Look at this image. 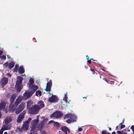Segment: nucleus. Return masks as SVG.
Returning a JSON list of instances; mask_svg holds the SVG:
<instances>
[{
	"label": "nucleus",
	"instance_id": "obj_48",
	"mask_svg": "<svg viewBox=\"0 0 134 134\" xmlns=\"http://www.w3.org/2000/svg\"><path fill=\"white\" fill-rule=\"evenodd\" d=\"M112 134H116L115 132V131H114L112 132Z\"/></svg>",
	"mask_w": 134,
	"mask_h": 134
},
{
	"label": "nucleus",
	"instance_id": "obj_36",
	"mask_svg": "<svg viewBox=\"0 0 134 134\" xmlns=\"http://www.w3.org/2000/svg\"><path fill=\"white\" fill-rule=\"evenodd\" d=\"M90 70L92 72V73L93 74H94L95 73H96L95 72H94V69H91V68Z\"/></svg>",
	"mask_w": 134,
	"mask_h": 134
},
{
	"label": "nucleus",
	"instance_id": "obj_40",
	"mask_svg": "<svg viewBox=\"0 0 134 134\" xmlns=\"http://www.w3.org/2000/svg\"><path fill=\"white\" fill-rule=\"evenodd\" d=\"M41 134H46V131H43L41 132Z\"/></svg>",
	"mask_w": 134,
	"mask_h": 134
},
{
	"label": "nucleus",
	"instance_id": "obj_44",
	"mask_svg": "<svg viewBox=\"0 0 134 134\" xmlns=\"http://www.w3.org/2000/svg\"><path fill=\"white\" fill-rule=\"evenodd\" d=\"M82 130V129L81 128H79L78 129V130L79 131H81Z\"/></svg>",
	"mask_w": 134,
	"mask_h": 134
},
{
	"label": "nucleus",
	"instance_id": "obj_1",
	"mask_svg": "<svg viewBox=\"0 0 134 134\" xmlns=\"http://www.w3.org/2000/svg\"><path fill=\"white\" fill-rule=\"evenodd\" d=\"M23 79V78L21 76H18L17 77L15 85V87L16 89L17 93H19L22 89V83Z\"/></svg>",
	"mask_w": 134,
	"mask_h": 134
},
{
	"label": "nucleus",
	"instance_id": "obj_31",
	"mask_svg": "<svg viewBox=\"0 0 134 134\" xmlns=\"http://www.w3.org/2000/svg\"><path fill=\"white\" fill-rule=\"evenodd\" d=\"M45 90L47 91H48L49 92L51 91V88L50 87L46 86V88L45 89Z\"/></svg>",
	"mask_w": 134,
	"mask_h": 134
},
{
	"label": "nucleus",
	"instance_id": "obj_42",
	"mask_svg": "<svg viewBox=\"0 0 134 134\" xmlns=\"http://www.w3.org/2000/svg\"><path fill=\"white\" fill-rule=\"evenodd\" d=\"M7 76L8 77H11L12 75L11 74H10V73H7Z\"/></svg>",
	"mask_w": 134,
	"mask_h": 134
},
{
	"label": "nucleus",
	"instance_id": "obj_4",
	"mask_svg": "<svg viewBox=\"0 0 134 134\" xmlns=\"http://www.w3.org/2000/svg\"><path fill=\"white\" fill-rule=\"evenodd\" d=\"M28 110L30 114L32 115L37 114L40 110L37 105H35L31 107Z\"/></svg>",
	"mask_w": 134,
	"mask_h": 134
},
{
	"label": "nucleus",
	"instance_id": "obj_13",
	"mask_svg": "<svg viewBox=\"0 0 134 134\" xmlns=\"http://www.w3.org/2000/svg\"><path fill=\"white\" fill-rule=\"evenodd\" d=\"M44 120H43L42 121H41L39 124L38 126L37 127V131H41L44 126L43 124L44 122Z\"/></svg>",
	"mask_w": 134,
	"mask_h": 134
},
{
	"label": "nucleus",
	"instance_id": "obj_15",
	"mask_svg": "<svg viewBox=\"0 0 134 134\" xmlns=\"http://www.w3.org/2000/svg\"><path fill=\"white\" fill-rule=\"evenodd\" d=\"M38 106V107L39 108V109L42 108L44 107V104L43 101L42 100L40 101L37 104Z\"/></svg>",
	"mask_w": 134,
	"mask_h": 134
},
{
	"label": "nucleus",
	"instance_id": "obj_18",
	"mask_svg": "<svg viewBox=\"0 0 134 134\" xmlns=\"http://www.w3.org/2000/svg\"><path fill=\"white\" fill-rule=\"evenodd\" d=\"M18 72L21 74H22L25 72L24 70L23 66H20L18 69Z\"/></svg>",
	"mask_w": 134,
	"mask_h": 134
},
{
	"label": "nucleus",
	"instance_id": "obj_46",
	"mask_svg": "<svg viewBox=\"0 0 134 134\" xmlns=\"http://www.w3.org/2000/svg\"><path fill=\"white\" fill-rule=\"evenodd\" d=\"M124 119H123V120H122V122L120 123L119 125H122V124L124 122Z\"/></svg>",
	"mask_w": 134,
	"mask_h": 134
},
{
	"label": "nucleus",
	"instance_id": "obj_52",
	"mask_svg": "<svg viewBox=\"0 0 134 134\" xmlns=\"http://www.w3.org/2000/svg\"><path fill=\"white\" fill-rule=\"evenodd\" d=\"M102 70H103V71H104V72H105V71H106V70H104V69H102Z\"/></svg>",
	"mask_w": 134,
	"mask_h": 134
},
{
	"label": "nucleus",
	"instance_id": "obj_23",
	"mask_svg": "<svg viewBox=\"0 0 134 134\" xmlns=\"http://www.w3.org/2000/svg\"><path fill=\"white\" fill-rule=\"evenodd\" d=\"M67 129H68V128L65 126H64L61 127V130L62 131L64 132L65 134H67Z\"/></svg>",
	"mask_w": 134,
	"mask_h": 134
},
{
	"label": "nucleus",
	"instance_id": "obj_57",
	"mask_svg": "<svg viewBox=\"0 0 134 134\" xmlns=\"http://www.w3.org/2000/svg\"><path fill=\"white\" fill-rule=\"evenodd\" d=\"M118 128V126H116V127L115 129L116 130Z\"/></svg>",
	"mask_w": 134,
	"mask_h": 134
},
{
	"label": "nucleus",
	"instance_id": "obj_22",
	"mask_svg": "<svg viewBox=\"0 0 134 134\" xmlns=\"http://www.w3.org/2000/svg\"><path fill=\"white\" fill-rule=\"evenodd\" d=\"M10 129V126L9 125L7 126L4 125L3 126L2 128V129H3V131L4 130H9Z\"/></svg>",
	"mask_w": 134,
	"mask_h": 134
},
{
	"label": "nucleus",
	"instance_id": "obj_20",
	"mask_svg": "<svg viewBox=\"0 0 134 134\" xmlns=\"http://www.w3.org/2000/svg\"><path fill=\"white\" fill-rule=\"evenodd\" d=\"M15 63L13 61H12L10 62L8 68L9 69H11L13 68L14 66Z\"/></svg>",
	"mask_w": 134,
	"mask_h": 134
},
{
	"label": "nucleus",
	"instance_id": "obj_56",
	"mask_svg": "<svg viewBox=\"0 0 134 134\" xmlns=\"http://www.w3.org/2000/svg\"><path fill=\"white\" fill-rule=\"evenodd\" d=\"M4 134H8L7 132H4Z\"/></svg>",
	"mask_w": 134,
	"mask_h": 134
},
{
	"label": "nucleus",
	"instance_id": "obj_59",
	"mask_svg": "<svg viewBox=\"0 0 134 134\" xmlns=\"http://www.w3.org/2000/svg\"><path fill=\"white\" fill-rule=\"evenodd\" d=\"M31 133L30 134H32V133H31ZM35 134H37V133H35Z\"/></svg>",
	"mask_w": 134,
	"mask_h": 134
},
{
	"label": "nucleus",
	"instance_id": "obj_60",
	"mask_svg": "<svg viewBox=\"0 0 134 134\" xmlns=\"http://www.w3.org/2000/svg\"><path fill=\"white\" fill-rule=\"evenodd\" d=\"M92 60V61H97L96 60H94L93 59V60Z\"/></svg>",
	"mask_w": 134,
	"mask_h": 134
},
{
	"label": "nucleus",
	"instance_id": "obj_28",
	"mask_svg": "<svg viewBox=\"0 0 134 134\" xmlns=\"http://www.w3.org/2000/svg\"><path fill=\"white\" fill-rule=\"evenodd\" d=\"M36 94L37 96H38V95L41 96V92L40 91H37L36 93Z\"/></svg>",
	"mask_w": 134,
	"mask_h": 134
},
{
	"label": "nucleus",
	"instance_id": "obj_38",
	"mask_svg": "<svg viewBox=\"0 0 134 134\" xmlns=\"http://www.w3.org/2000/svg\"><path fill=\"white\" fill-rule=\"evenodd\" d=\"M92 60H93V59H91L90 60H88L87 62L91 64V62H93L91 61Z\"/></svg>",
	"mask_w": 134,
	"mask_h": 134
},
{
	"label": "nucleus",
	"instance_id": "obj_2",
	"mask_svg": "<svg viewBox=\"0 0 134 134\" xmlns=\"http://www.w3.org/2000/svg\"><path fill=\"white\" fill-rule=\"evenodd\" d=\"M39 120L38 118L32 121L31 123V133L35 132L37 131V126L38 124Z\"/></svg>",
	"mask_w": 134,
	"mask_h": 134
},
{
	"label": "nucleus",
	"instance_id": "obj_37",
	"mask_svg": "<svg viewBox=\"0 0 134 134\" xmlns=\"http://www.w3.org/2000/svg\"><path fill=\"white\" fill-rule=\"evenodd\" d=\"M117 133L118 134H122L123 133V132L119 131H117Z\"/></svg>",
	"mask_w": 134,
	"mask_h": 134
},
{
	"label": "nucleus",
	"instance_id": "obj_24",
	"mask_svg": "<svg viewBox=\"0 0 134 134\" xmlns=\"http://www.w3.org/2000/svg\"><path fill=\"white\" fill-rule=\"evenodd\" d=\"M53 125L55 127L58 128L59 127L60 124L58 122H55L53 123Z\"/></svg>",
	"mask_w": 134,
	"mask_h": 134
},
{
	"label": "nucleus",
	"instance_id": "obj_8",
	"mask_svg": "<svg viewBox=\"0 0 134 134\" xmlns=\"http://www.w3.org/2000/svg\"><path fill=\"white\" fill-rule=\"evenodd\" d=\"M48 100L49 102L50 103H55L58 102V100L56 96L52 94V97L48 98Z\"/></svg>",
	"mask_w": 134,
	"mask_h": 134
},
{
	"label": "nucleus",
	"instance_id": "obj_45",
	"mask_svg": "<svg viewBox=\"0 0 134 134\" xmlns=\"http://www.w3.org/2000/svg\"><path fill=\"white\" fill-rule=\"evenodd\" d=\"M54 121H53V120H51L49 122V124H51V123H52L53 122L54 123Z\"/></svg>",
	"mask_w": 134,
	"mask_h": 134
},
{
	"label": "nucleus",
	"instance_id": "obj_54",
	"mask_svg": "<svg viewBox=\"0 0 134 134\" xmlns=\"http://www.w3.org/2000/svg\"><path fill=\"white\" fill-rule=\"evenodd\" d=\"M87 96L86 97H83V98H85V99H86L87 98Z\"/></svg>",
	"mask_w": 134,
	"mask_h": 134
},
{
	"label": "nucleus",
	"instance_id": "obj_63",
	"mask_svg": "<svg viewBox=\"0 0 134 134\" xmlns=\"http://www.w3.org/2000/svg\"><path fill=\"white\" fill-rule=\"evenodd\" d=\"M5 113H7V111H5Z\"/></svg>",
	"mask_w": 134,
	"mask_h": 134
},
{
	"label": "nucleus",
	"instance_id": "obj_25",
	"mask_svg": "<svg viewBox=\"0 0 134 134\" xmlns=\"http://www.w3.org/2000/svg\"><path fill=\"white\" fill-rule=\"evenodd\" d=\"M52 85V81L51 80H50L49 82H47L46 86H47V87H48L51 88Z\"/></svg>",
	"mask_w": 134,
	"mask_h": 134
},
{
	"label": "nucleus",
	"instance_id": "obj_53",
	"mask_svg": "<svg viewBox=\"0 0 134 134\" xmlns=\"http://www.w3.org/2000/svg\"><path fill=\"white\" fill-rule=\"evenodd\" d=\"M102 76V75H101V74H99V77H100V79L101 78V76Z\"/></svg>",
	"mask_w": 134,
	"mask_h": 134
},
{
	"label": "nucleus",
	"instance_id": "obj_3",
	"mask_svg": "<svg viewBox=\"0 0 134 134\" xmlns=\"http://www.w3.org/2000/svg\"><path fill=\"white\" fill-rule=\"evenodd\" d=\"M31 120L32 119L29 118L27 120L24 121L22 126L20 130V131L27 130L29 127V124Z\"/></svg>",
	"mask_w": 134,
	"mask_h": 134
},
{
	"label": "nucleus",
	"instance_id": "obj_12",
	"mask_svg": "<svg viewBox=\"0 0 134 134\" xmlns=\"http://www.w3.org/2000/svg\"><path fill=\"white\" fill-rule=\"evenodd\" d=\"M75 121V116L71 114L70 118L66 120V122L68 124H70Z\"/></svg>",
	"mask_w": 134,
	"mask_h": 134
},
{
	"label": "nucleus",
	"instance_id": "obj_55",
	"mask_svg": "<svg viewBox=\"0 0 134 134\" xmlns=\"http://www.w3.org/2000/svg\"><path fill=\"white\" fill-rule=\"evenodd\" d=\"M103 80H104L105 81L107 80L105 78H103Z\"/></svg>",
	"mask_w": 134,
	"mask_h": 134
},
{
	"label": "nucleus",
	"instance_id": "obj_50",
	"mask_svg": "<svg viewBox=\"0 0 134 134\" xmlns=\"http://www.w3.org/2000/svg\"><path fill=\"white\" fill-rule=\"evenodd\" d=\"M67 131H68L69 132H70V131L68 128V129H67Z\"/></svg>",
	"mask_w": 134,
	"mask_h": 134
},
{
	"label": "nucleus",
	"instance_id": "obj_21",
	"mask_svg": "<svg viewBox=\"0 0 134 134\" xmlns=\"http://www.w3.org/2000/svg\"><path fill=\"white\" fill-rule=\"evenodd\" d=\"M23 96L26 99L29 98L31 96L29 93L26 92H25Z\"/></svg>",
	"mask_w": 134,
	"mask_h": 134
},
{
	"label": "nucleus",
	"instance_id": "obj_58",
	"mask_svg": "<svg viewBox=\"0 0 134 134\" xmlns=\"http://www.w3.org/2000/svg\"><path fill=\"white\" fill-rule=\"evenodd\" d=\"M105 81L108 83H109L108 82V81H107L106 80Z\"/></svg>",
	"mask_w": 134,
	"mask_h": 134
},
{
	"label": "nucleus",
	"instance_id": "obj_41",
	"mask_svg": "<svg viewBox=\"0 0 134 134\" xmlns=\"http://www.w3.org/2000/svg\"><path fill=\"white\" fill-rule=\"evenodd\" d=\"M131 129L133 131H134V125L132 126L131 127Z\"/></svg>",
	"mask_w": 134,
	"mask_h": 134
},
{
	"label": "nucleus",
	"instance_id": "obj_11",
	"mask_svg": "<svg viewBox=\"0 0 134 134\" xmlns=\"http://www.w3.org/2000/svg\"><path fill=\"white\" fill-rule=\"evenodd\" d=\"M8 80V78L6 77H3L0 82V84L3 86H4L7 83Z\"/></svg>",
	"mask_w": 134,
	"mask_h": 134
},
{
	"label": "nucleus",
	"instance_id": "obj_10",
	"mask_svg": "<svg viewBox=\"0 0 134 134\" xmlns=\"http://www.w3.org/2000/svg\"><path fill=\"white\" fill-rule=\"evenodd\" d=\"M15 110V107L13 103H10L8 109V111L9 112H13Z\"/></svg>",
	"mask_w": 134,
	"mask_h": 134
},
{
	"label": "nucleus",
	"instance_id": "obj_49",
	"mask_svg": "<svg viewBox=\"0 0 134 134\" xmlns=\"http://www.w3.org/2000/svg\"><path fill=\"white\" fill-rule=\"evenodd\" d=\"M108 127L109 128V131H111V128H110V127Z\"/></svg>",
	"mask_w": 134,
	"mask_h": 134
},
{
	"label": "nucleus",
	"instance_id": "obj_33",
	"mask_svg": "<svg viewBox=\"0 0 134 134\" xmlns=\"http://www.w3.org/2000/svg\"><path fill=\"white\" fill-rule=\"evenodd\" d=\"M107 132L106 130H103L102 131L101 134H107Z\"/></svg>",
	"mask_w": 134,
	"mask_h": 134
},
{
	"label": "nucleus",
	"instance_id": "obj_34",
	"mask_svg": "<svg viewBox=\"0 0 134 134\" xmlns=\"http://www.w3.org/2000/svg\"><path fill=\"white\" fill-rule=\"evenodd\" d=\"M6 59V57L4 55H3L1 57L2 60H5Z\"/></svg>",
	"mask_w": 134,
	"mask_h": 134
},
{
	"label": "nucleus",
	"instance_id": "obj_27",
	"mask_svg": "<svg viewBox=\"0 0 134 134\" xmlns=\"http://www.w3.org/2000/svg\"><path fill=\"white\" fill-rule=\"evenodd\" d=\"M19 67L18 65L16 64L15 65V68L14 69V72H17L18 71V69Z\"/></svg>",
	"mask_w": 134,
	"mask_h": 134
},
{
	"label": "nucleus",
	"instance_id": "obj_39",
	"mask_svg": "<svg viewBox=\"0 0 134 134\" xmlns=\"http://www.w3.org/2000/svg\"><path fill=\"white\" fill-rule=\"evenodd\" d=\"M121 125L120 126V129H121L124 128L125 127V126L124 125Z\"/></svg>",
	"mask_w": 134,
	"mask_h": 134
},
{
	"label": "nucleus",
	"instance_id": "obj_14",
	"mask_svg": "<svg viewBox=\"0 0 134 134\" xmlns=\"http://www.w3.org/2000/svg\"><path fill=\"white\" fill-rule=\"evenodd\" d=\"M7 104V103L4 101H1L0 103V110H2L5 108Z\"/></svg>",
	"mask_w": 134,
	"mask_h": 134
},
{
	"label": "nucleus",
	"instance_id": "obj_5",
	"mask_svg": "<svg viewBox=\"0 0 134 134\" xmlns=\"http://www.w3.org/2000/svg\"><path fill=\"white\" fill-rule=\"evenodd\" d=\"M25 103L24 102H22L16 109L15 111L16 114H19L25 107Z\"/></svg>",
	"mask_w": 134,
	"mask_h": 134
},
{
	"label": "nucleus",
	"instance_id": "obj_16",
	"mask_svg": "<svg viewBox=\"0 0 134 134\" xmlns=\"http://www.w3.org/2000/svg\"><path fill=\"white\" fill-rule=\"evenodd\" d=\"M38 87L37 86L33 85L31 89V92L32 93H34L38 88Z\"/></svg>",
	"mask_w": 134,
	"mask_h": 134
},
{
	"label": "nucleus",
	"instance_id": "obj_30",
	"mask_svg": "<svg viewBox=\"0 0 134 134\" xmlns=\"http://www.w3.org/2000/svg\"><path fill=\"white\" fill-rule=\"evenodd\" d=\"M67 93H65V96L63 98V100L65 101H67V99L68 98V97H67Z\"/></svg>",
	"mask_w": 134,
	"mask_h": 134
},
{
	"label": "nucleus",
	"instance_id": "obj_61",
	"mask_svg": "<svg viewBox=\"0 0 134 134\" xmlns=\"http://www.w3.org/2000/svg\"><path fill=\"white\" fill-rule=\"evenodd\" d=\"M122 134H127L126 133H123Z\"/></svg>",
	"mask_w": 134,
	"mask_h": 134
},
{
	"label": "nucleus",
	"instance_id": "obj_47",
	"mask_svg": "<svg viewBox=\"0 0 134 134\" xmlns=\"http://www.w3.org/2000/svg\"><path fill=\"white\" fill-rule=\"evenodd\" d=\"M86 57H87V59H88V60L89 59V57L88 56V55H86Z\"/></svg>",
	"mask_w": 134,
	"mask_h": 134
},
{
	"label": "nucleus",
	"instance_id": "obj_6",
	"mask_svg": "<svg viewBox=\"0 0 134 134\" xmlns=\"http://www.w3.org/2000/svg\"><path fill=\"white\" fill-rule=\"evenodd\" d=\"M63 114V113L61 111L58 110L56 111L52 114L51 115V117L52 118H60L62 116Z\"/></svg>",
	"mask_w": 134,
	"mask_h": 134
},
{
	"label": "nucleus",
	"instance_id": "obj_26",
	"mask_svg": "<svg viewBox=\"0 0 134 134\" xmlns=\"http://www.w3.org/2000/svg\"><path fill=\"white\" fill-rule=\"evenodd\" d=\"M71 114L70 113H68L65 115L64 117V119H66L68 118H70Z\"/></svg>",
	"mask_w": 134,
	"mask_h": 134
},
{
	"label": "nucleus",
	"instance_id": "obj_64",
	"mask_svg": "<svg viewBox=\"0 0 134 134\" xmlns=\"http://www.w3.org/2000/svg\"><path fill=\"white\" fill-rule=\"evenodd\" d=\"M35 39V38H33V40L34 39Z\"/></svg>",
	"mask_w": 134,
	"mask_h": 134
},
{
	"label": "nucleus",
	"instance_id": "obj_62",
	"mask_svg": "<svg viewBox=\"0 0 134 134\" xmlns=\"http://www.w3.org/2000/svg\"><path fill=\"white\" fill-rule=\"evenodd\" d=\"M107 134H110V133H107Z\"/></svg>",
	"mask_w": 134,
	"mask_h": 134
},
{
	"label": "nucleus",
	"instance_id": "obj_35",
	"mask_svg": "<svg viewBox=\"0 0 134 134\" xmlns=\"http://www.w3.org/2000/svg\"><path fill=\"white\" fill-rule=\"evenodd\" d=\"M4 65L5 66V68H7L8 66V62H6L4 64Z\"/></svg>",
	"mask_w": 134,
	"mask_h": 134
},
{
	"label": "nucleus",
	"instance_id": "obj_43",
	"mask_svg": "<svg viewBox=\"0 0 134 134\" xmlns=\"http://www.w3.org/2000/svg\"><path fill=\"white\" fill-rule=\"evenodd\" d=\"M3 129H1V130H0V134H2L3 133Z\"/></svg>",
	"mask_w": 134,
	"mask_h": 134
},
{
	"label": "nucleus",
	"instance_id": "obj_29",
	"mask_svg": "<svg viewBox=\"0 0 134 134\" xmlns=\"http://www.w3.org/2000/svg\"><path fill=\"white\" fill-rule=\"evenodd\" d=\"M119 95H116L114 97V100H118L119 99Z\"/></svg>",
	"mask_w": 134,
	"mask_h": 134
},
{
	"label": "nucleus",
	"instance_id": "obj_17",
	"mask_svg": "<svg viewBox=\"0 0 134 134\" xmlns=\"http://www.w3.org/2000/svg\"><path fill=\"white\" fill-rule=\"evenodd\" d=\"M12 121V119L10 117L9 118L7 117L6 118L4 123L6 125H8L9 123L10 122Z\"/></svg>",
	"mask_w": 134,
	"mask_h": 134
},
{
	"label": "nucleus",
	"instance_id": "obj_51",
	"mask_svg": "<svg viewBox=\"0 0 134 134\" xmlns=\"http://www.w3.org/2000/svg\"><path fill=\"white\" fill-rule=\"evenodd\" d=\"M2 116L1 113V112H0V118H1Z\"/></svg>",
	"mask_w": 134,
	"mask_h": 134
},
{
	"label": "nucleus",
	"instance_id": "obj_7",
	"mask_svg": "<svg viewBox=\"0 0 134 134\" xmlns=\"http://www.w3.org/2000/svg\"><path fill=\"white\" fill-rule=\"evenodd\" d=\"M26 113V111L24 110L19 115L17 120L18 123H20L23 121L25 115Z\"/></svg>",
	"mask_w": 134,
	"mask_h": 134
},
{
	"label": "nucleus",
	"instance_id": "obj_19",
	"mask_svg": "<svg viewBox=\"0 0 134 134\" xmlns=\"http://www.w3.org/2000/svg\"><path fill=\"white\" fill-rule=\"evenodd\" d=\"M16 96L14 94H13L12 95L10 98V103H13L14 100L16 98Z\"/></svg>",
	"mask_w": 134,
	"mask_h": 134
},
{
	"label": "nucleus",
	"instance_id": "obj_32",
	"mask_svg": "<svg viewBox=\"0 0 134 134\" xmlns=\"http://www.w3.org/2000/svg\"><path fill=\"white\" fill-rule=\"evenodd\" d=\"M34 82V81L33 79L31 78L29 80V83L30 84H33Z\"/></svg>",
	"mask_w": 134,
	"mask_h": 134
},
{
	"label": "nucleus",
	"instance_id": "obj_9",
	"mask_svg": "<svg viewBox=\"0 0 134 134\" xmlns=\"http://www.w3.org/2000/svg\"><path fill=\"white\" fill-rule=\"evenodd\" d=\"M23 99V97H22L21 96H18L14 102V105L16 107L21 102Z\"/></svg>",
	"mask_w": 134,
	"mask_h": 134
}]
</instances>
